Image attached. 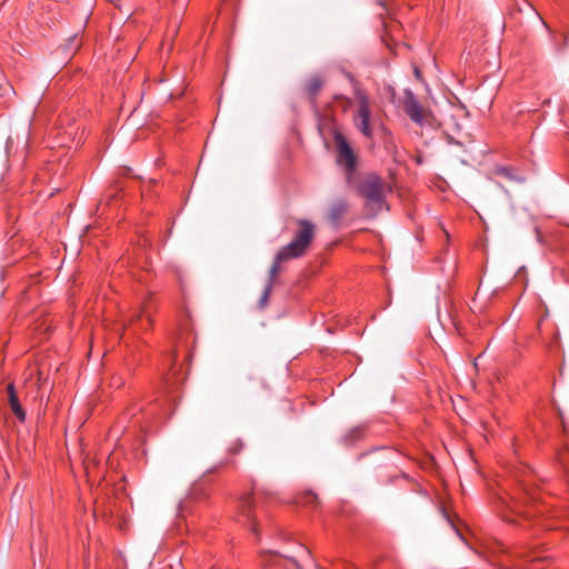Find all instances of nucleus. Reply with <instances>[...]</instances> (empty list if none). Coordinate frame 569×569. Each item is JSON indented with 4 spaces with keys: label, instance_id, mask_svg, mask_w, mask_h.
Listing matches in <instances>:
<instances>
[{
    "label": "nucleus",
    "instance_id": "a211bd4d",
    "mask_svg": "<svg viewBox=\"0 0 569 569\" xmlns=\"http://www.w3.org/2000/svg\"><path fill=\"white\" fill-rule=\"evenodd\" d=\"M530 568L531 569H542L545 562L549 561V557L547 556H533L530 558Z\"/></svg>",
    "mask_w": 569,
    "mask_h": 569
},
{
    "label": "nucleus",
    "instance_id": "ddd939ff",
    "mask_svg": "<svg viewBox=\"0 0 569 569\" xmlns=\"http://www.w3.org/2000/svg\"><path fill=\"white\" fill-rule=\"evenodd\" d=\"M496 174L503 177L505 179L517 181V182H525V178L521 176H518L516 170L509 167H498L496 169Z\"/></svg>",
    "mask_w": 569,
    "mask_h": 569
},
{
    "label": "nucleus",
    "instance_id": "4be33fe9",
    "mask_svg": "<svg viewBox=\"0 0 569 569\" xmlns=\"http://www.w3.org/2000/svg\"><path fill=\"white\" fill-rule=\"evenodd\" d=\"M193 495H194L196 499H199V497L197 496V489L193 490Z\"/></svg>",
    "mask_w": 569,
    "mask_h": 569
},
{
    "label": "nucleus",
    "instance_id": "4468645a",
    "mask_svg": "<svg viewBox=\"0 0 569 569\" xmlns=\"http://www.w3.org/2000/svg\"><path fill=\"white\" fill-rule=\"evenodd\" d=\"M142 318H146L148 327H149L151 325V316L149 313V301L148 300H146L143 302L142 309L132 317V319L130 321V326H136V323L141 322Z\"/></svg>",
    "mask_w": 569,
    "mask_h": 569
},
{
    "label": "nucleus",
    "instance_id": "b1692460",
    "mask_svg": "<svg viewBox=\"0 0 569 569\" xmlns=\"http://www.w3.org/2000/svg\"><path fill=\"white\" fill-rule=\"evenodd\" d=\"M526 4L533 10L531 3L526 2Z\"/></svg>",
    "mask_w": 569,
    "mask_h": 569
},
{
    "label": "nucleus",
    "instance_id": "9b49d317",
    "mask_svg": "<svg viewBox=\"0 0 569 569\" xmlns=\"http://www.w3.org/2000/svg\"><path fill=\"white\" fill-rule=\"evenodd\" d=\"M291 259H295V258L289 256V253L286 252L283 249H280L278 251V253L276 254L273 262L270 267V270H269V279H268L269 283L274 284L277 277L281 271V263L283 261H288Z\"/></svg>",
    "mask_w": 569,
    "mask_h": 569
},
{
    "label": "nucleus",
    "instance_id": "f03ea898",
    "mask_svg": "<svg viewBox=\"0 0 569 569\" xmlns=\"http://www.w3.org/2000/svg\"><path fill=\"white\" fill-rule=\"evenodd\" d=\"M297 224L299 229L297 230L293 239L281 248L288 252L289 256L296 259L306 254L316 234V226L311 221L299 219L297 220Z\"/></svg>",
    "mask_w": 569,
    "mask_h": 569
},
{
    "label": "nucleus",
    "instance_id": "39448f33",
    "mask_svg": "<svg viewBox=\"0 0 569 569\" xmlns=\"http://www.w3.org/2000/svg\"><path fill=\"white\" fill-rule=\"evenodd\" d=\"M259 555L263 566L279 565L281 559L289 560L296 569H303V563H313L310 550L302 545L298 547V552L295 556L281 555L272 550H261Z\"/></svg>",
    "mask_w": 569,
    "mask_h": 569
},
{
    "label": "nucleus",
    "instance_id": "20e7f679",
    "mask_svg": "<svg viewBox=\"0 0 569 569\" xmlns=\"http://www.w3.org/2000/svg\"><path fill=\"white\" fill-rule=\"evenodd\" d=\"M237 521L247 526L257 539L260 538L261 520L258 517L253 496L251 493H244L239 499L237 506Z\"/></svg>",
    "mask_w": 569,
    "mask_h": 569
},
{
    "label": "nucleus",
    "instance_id": "412c9836",
    "mask_svg": "<svg viewBox=\"0 0 569 569\" xmlns=\"http://www.w3.org/2000/svg\"><path fill=\"white\" fill-rule=\"evenodd\" d=\"M415 73H416V77H418V78L420 77V71H419V69H417V68H416V69H415Z\"/></svg>",
    "mask_w": 569,
    "mask_h": 569
},
{
    "label": "nucleus",
    "instance_id": "1a4fd4ad",
    "mask_svg": "<svg viewBox=\"0 0 569 569\" xmlns=\"http://www.w3.org/2000/svg\"><path fill=\"white\" fill-rule=\"evenodd\" d=\"M7 393H8V403H9V407H10L12 413L16 416V418L20 422H24L26 418H27V413L20 403L16 387L12 382L8 383Z\"/></svg>",
    "mask_w": 569,
    "mask_h": 569
},
{
    "label": "nucleus",
    "instance_id": "423d86ee",
    "mask_svg": "<svg viewBox=\"0 0 569 569\" xmlns=\"http://www.w3.org/2000/svg\"><path fill=\"white\" fill-rule=\"evenodd\" d=\"M528 493L526 492V489H521V496L518 495H511V493H505L503 496H499L497 499V509L501 513V517L506 521L513 522V519H509L507 517V512L515 513L519 517L523 518H530L531 511L525 510L522 511L521 508L527 503Z\"/></svg>",
    "mask_w": 569,
    "mask_h": 569
},
{
    "label": "nucleus",
    "instance_id": "f3484780",
    "mask_svg": "<svg viewBox=\"0 0 569 569\" xmlns=\"http://www.w3.org/2000/svg\"><path fill=\"white\" fill-rule=\"evenodd\" d=\"M272 288H273V284L267 282V284H266V287L263 289V292H262V295L260 297V300H259V307L260 308H266V306L268 305V301H269Z\"/></svg>",
    "mask_w": 569,
    "mask_h": 569
},
{
    "label": "nucleus",
    "instance_id": "2eb2a0df",
    "mask_svg": "<svg viewBox=\"0 0 569 569\" xmlns=\"http://www.w3.org/2000/svg\"><path fill=\"white\" fill-rule=\"evenodd\" d=\"M299 503L302 506L316 508L319 505V498L315 492L308 491L301 496Z\"/></svg>",
    "mask_w": 569,
    "mask_h": 569
},
{
    "label": "nucleus",
    "instance_id": "aec40b11",
    "mask_svg": "<svg viewBox=\"0 0 569 569\" xmlns=\"http://www.w3.org/2000/svg\"><path fill=\"white\" fill-rule=\"evenodd\" d=\"M362 433H363V429L361 427H357V428L350 430L348 437L351 440H355V439L361 438Z\"/></svg>",
    "mask_w": 569,
    "mask_h": 569
},
{
    "label": "nucleus",
    "instance_id": "0eeeda50",
    "mask_svg": "<svg viewBox=\"0 0 569 569\" xmlns=\"http://www.w3.org/2000/svg\"><path fill=\"white\" fill-rule=\"evenodd\" d=\"M333 140L337 146V163L343 167L348 178L350 179L357 168V157L348 140L341 132L336 131L333 133Z\"/></svg>",
    "mask_w": 569,
    "mask_h": 569
},
{
    "label": "nucleus",
    "instance_id": "5701e85b",
    "mask_svg": "<svg viewBox=\"0 0 569 569\" xmlns=\"http://www.w3.org/2000/svg\"><path fill=\"white\" fill-rule=\"evenodd\" d=\"M500 569H509V568L503 565H500Z\"/></svg>",
    "mask_w": 569,
    "mask_h": 569
},
{
    "label": "nucleus",
    "instance_id": "f257e3e1",
    "mask_svg": "<svg viewBox=\"0 0 569 569\" xmlns=\"http://www.w3.org/2000/svg\"><path fill=\"white\" fill-rule=\"evenodd\" d=\"M386 189L385 181L376 173L366 174L357 186L358 194L366 199L368 206L377 210L385 204Z\"/></svg>",
    "mask_w": 569,
    "mask_h": 569
},
{
    "label": "nucleus",
    "instance_id": "dca6fc26",
    "mask_svg": "<svg viewBox=\"0 0 569 569\" xmlns=\"http://www.w3.org/2000/svg\"><path fill=\"white\" fill-rule=\"evenodd\" d=\"M244 449V442L242 439L238 438L233 440L227 449V452L231 456H236L240 453Z\"/></svg>",
    "mask_w": 569,
    "mask_h": 569
},
{
    "label": "nucleus",
    "instance_id": "9d476101",
    "mask_svg": "<svg viewBox=\"0 0 569 569\" xmlns=\"http://www.w3.org/2000/svg\"><path fill=\"white\" fill-rule=\"evenodd\" d=\"M325 81L321 76L315 74L310 77L303 88L305 94L308 97L310 103L316 107L317 97L323 88Z\"/></svg>",
    "mask_w": 569,
    "mask_h": 569
},
{
    "label": "nucleus",
    "instance_id": "7ed1b4c3",
    "mask_svg": "<svg viewBox=\"0 0 569 569\" xmlns=\"http://www.w3.org/2000/svg\"><path fill=\"white\" fill-rule=\"evenodd\" d=\"M355 98L357 101V111L352 117L355 127L366 138H372L373 130L371 127V107L369 96L365 90L356 88Z\"/></svg>",
    "mask_w": 569,
    "mask_h": 569
},
{
    "label": "nucleus",
    "instance_id": "6ab92c4d",
    "mask_svg": "<svg viewBox=\"0 0 569 569\" xmlns=\"http://www.w3.org/2000/svg\"><path fill=\"white\" fill-rule=\"evenodd\" d=\"M156 407H157V405H153L150 402L148 405V408H143L142 406H137V410L143 412V415L146 417H151V416L156 415Z\"/></svg>",
    "mask_w": 569,
    "mask_h": 569
},
{
    "label": "nucleus",
    "instance_id": "6e6552de",
    "mask_svg": "<svg viewBox=\"0 0 569 569\" xmlns=\"http://www.w3.org/2000/svg\"><path fill=\"white\" fill-rule=\"evenodd\" d=\"M402 107L406 114L417 124L423 127L430 124L431 112L423 108L410 89L405 90Z\"/></svg>",
    "mask_w": 569,
    "mask_h": 569
},
{
    "label": "nucleus",
    "instance_id": "f8f14e48",
    "mask_svg": "<svg viewBox=\"0 0 569 569\" xmlns=\"http://www.w3.org/2000/svg\"><path fill=\"white\" fill-rule=\"evenodd\" d=\"M349 210V204L346 200H338L336 201L329 211V220L332 224L339 226L342 218L346 216V213Z\"/></svg>",
    "mask_w": 569,
    "mask_h": 569
}]
</instances>
